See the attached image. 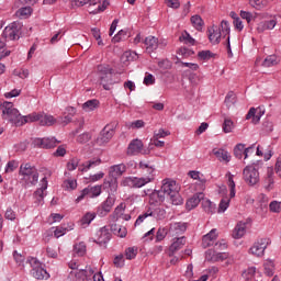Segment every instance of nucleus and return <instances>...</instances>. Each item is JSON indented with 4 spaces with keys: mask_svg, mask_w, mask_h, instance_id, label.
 Here are the masks:
<instances>
[{
    "mask_svg": "<svg viewBox=\"0 0 281 281\" xmlns=\"http://www.w3.org/2000/svg\"><path fill=\"white\" fill-rule=\"evenodd\" d=\"M22 122L24 124H32V122H40V126H54L56 124V119L44 112H32L31 114L22 116Z\"/></svg>",
    "mask_w": 281,
    "mask_h": 281,
    "instance_id": "obj_5",
    "label": "nucleus"
},
{
    "mask_svg": "<svg viewBox=\"0 0 281 281\" xmlns=\"http://www.w3.org/2000/svg\"><path fill=\"white\" fill-rule=\"evenodd\" d=\"M187 238L186 236H180V237H173L172 243L169 247V256L172 257L177 251L180 249H183L186 247Z\"/></svg>",
    "mask_w": 281,
    "mask_h": 281,
    "instance_id": "obj_18",
    "label": "nucleus"
},
{
    "mask_svg": "<svg viewBox=\"0 0 281 281\" xmlns=\"http://www.w3.org/2000/svg\"><path fill=\"white\" fill-rule=\"evenodd\" d=\"M191 24L195 30H198V32H201V30H203V26L205 25L201 15L198 14L191 16Z\"/></svg>",
    "mask_w": 281,
    "mask_h": 281,
    "instance_id": "obj_32",
    "label": "nucleus"
},
{
    "mask_svg": "<svg viewBox=\"0 0 281 281\" xmlns=\"http://www.w3.org/2000/svg\"><path fill=\"white\" fill-rule=\"evenodd\" d=\"M74 254H76V256H79V257L85 256L87 254V244H85V241L75 244Z\"/></svg>",
    "mask_w": 281,
    "mask_h": 281,
    "instance_id": "obj_35",
    "label": "nucleus"
},
{
    "mask_svg": "<svg viewBox=\"0 0 281 281\" xmlns=\"http://www.w3.org/2000/svg\"><path fill=\"white\" fill-rule=\"evenodd\" d=\"M124 210H126V205L124 203L117 205L112 214L113 221H119V218H122V216H124Z\"/></svg>",
    "mask_w": 281,
    "mask_h": 281,
    "instance_id": "obj_38",
    "label": "nucleus"
},
{
    "mask_svg": "<svg viewBox=\"0 0 281 281\" xmlns=\"http://www.w3.org/2000/svg\"><path fill=\"white\" fill-rule=\"evenodd\" d=\"M19 175L22 183H25L29 187L36 186V183H38V169L30 162H25L20 166Z\"/></svg>",
    "mask_w": 281,
    "mask_h": 281,
    "instance_id": "obj_3",
    "label": "nucleus"
},
{
    "mask_svg": "<svg viewBox=\"0 0 281 281\" xmlns=\"http://www.w3.org/2000/svg\"><path fill=\"white\" fill-rule=\"evenodd\" d=\"M188 229V224L183 222H175L169 224V234L172 236V238H179L181 234H186V231Z\"/></svg>",
    "mask_w": 281,
    "mask_h": 281,
    "instance_id": "obj_16",
    "label": "nucleus"
},
{
    "mask_svg": "<svg viewBox=\"0 0 281 281\" xmlns=\"http://www.w3.org/2000/svg\"><path fill=\"white\" fill-rule=\"evenodd\" d=\"M4 218H7V221H15L16 212H14V210H12V207L7 209V211L4 213Z\"/></svg>",
    "mask_w": 281,
    "mask_h": 281,
    "instance_id": "obj_58",
    "label": "nucleus"
},
{
    "mask_svg": "<svg viewBox=\"0 0 281 281\" xmlns=\"http://www.w3.org/2000/svg\"><path fill=\"white\" fill-rule=\"evenodd\" d=\"M45 190H47V177L41 180V188L35 191V196L37 201H43L45 198Z\"/></svg>",
    "mask_w": 281,
    "mask_h": 281,
    "instance_id": "obj_28",
    "label": "nucleus"
},
{
    "mask_svg": "<svg viewBox=\"0 0 281 281\" xmlns=\"http://www.w3.org/2000/svg\"><path fill=\"white\" fill-rule=\"evenodd\" d=\"M274 170H276V173L278 175V177L281 178V156H279L277 158V162H276V166H274Z\"/></svg>",
    "mask_w": 281,
    "mask_h": 281,
    "instance_id": "obj_64",
    "label": "nucleus"
},
{
    "mask_svg": "<svg viewBox=\"0 0 281 281\" xmlns=\"http://www.w3.org/2000/svg\"><path fill=\"white\" fill-rule=\"evenodd\" d=\"M91 276H93V269L86 266L85 269L79 268L78 270L70 271L69 278H75V281H85L87 278H91Z\"/></svg>",
    "mask_w": 281,
    "mask_h": 281,
    "instance_id": "obj_15",
    "label": "nucleus"
},
{
    "mask_svg": "<svg viewBox=\"0 0 281 281\" xmlns=\"http://www.w3.org/2000/svg\"><path fill=\"white\" fill-rule=\"evenodd\" d=\"M78 168V158H72L67 162V170L74 171Z\"/></svg>",
    "mask_w": 281,
    "mask_h": 281,
    "instance_id": "obj_60",
    "label": "nucleus"
},
{
    "mask_svg": "<svg viewBox=\"0 0 281 281\" xmlns=\"http://www.w3.org/2000/svg\"><path fill=\"white\" fill-rule=\"evenodd\" d=\"M115 205V195H110L106 198V200L98 207L97 214L101 218L106 216L111 210H113V206Z\"/></svg>",
    "mask_w": 281,
    "mask_h": 281,
    "instance_id": "obj_14",
    "label": "nucleus"
},
{
    "mask_svg": "<svg viewBox=\"0 0 281 281\" xmlns=\"http://www.w3.org/2000/svg\"><path fill=\"white\" fill-rule=\"evenodd\" d=\"M114 133L115 132L113 131V128L105 126L99 134V137L97 138V144H99V146H104V144H109V142H111V139L113 138Z\"/></svg>",
    "mask_w": 281,
    "mask_h": 281,
    "instance_id": "obj_19",
    "label": "nucleus"
},
{
    "mask_svg": "<svg viewBox=\"0 0 281 281\" xmlns=\"http://www.w3.org/2000/svg\"><path fill=\"white\" fill-rule=\"evenodd\" d=\"M254 276H256V268H248V270H246L243 273V278H245V281H251V279L254 278Z\"/></svg>",
    "mask_w": 281,
    "mask_h": 281,
    "instance_id": "obj_52",
    "label": "nucleus"
},
{
    "mask_svg": "<svg viewBox=\"0 0 281 281\" xmlns=\"http://www.w3.org/2000/svg\"><path fill=\"white\" fill-rule=\"evenodd\" d=\"M18 19H30L32 16V7H22L15 12Z\"/></svg>",
    "mask_w": 281,
    "mask_h": 281,
    "instance_id": "obj_30",
    "label": "nucleus"
},
{
    "mask_svg": "<svg viewBox=\"0 0 281 281\" xmlns=\"http://www.w3.org/2000/svg\"><path fill=\"white\" fill-rule=\"evenodd\" d=\"M212 153L216 156L218 161H225V164H229V161H232V155H229V151L225 149L214 148Z\"/></svg>",
    "mask_w": 281,
    "mask_h": 281,
    "instance_id": "obj_27",
    "label": "nucleus"
},
{
    "mask_svg": "<svg viewBox=\"0 0 281 281\" xmlns=\"http://www.w3.org/2000/svg\"><path fill=\"white\" fill-rule=\"evenodd\" d=\"M260 117H262V114H260V112L258 113L256 108H250L246 114V120H252V124H258V122H260Z\"/></svg>",
    "mask_w": 281,
    "mask_h": 281,
    "instance_id": "obj_29",
    "label": "nucleus"
},
{
    "mask_svg": "<svg viewBox=\"0 0 281 281\" xmlns=\"http://www.w3.org/2000/svg\"><path fill=\"white\" fill-rule=\"evenodd\" d=\"M216 232V228H213L209 234L203 236L202 247H204V249H207V247H212V245H214L216 238H218V233Z\"/></svg>",
    "mask_w": 281,
    "mask_h": 281,
    "instance_id": "obj_21",
    "label": "nucleus"
},
{
    "mask_svg": "<svg viewBox=\"0 0 281 281\" xmlns=\"http://www.w3.org/2000/svg\"><path fill=\"white\" fill-rule=\"evenodd\" d=\"M229 254L227 252H216L212 249H209L205 252V260L209 262H223V260H228Z\"/></svg>",
    "mask_w": 281,
    "mask_h": 281,
    "instance_id": "obj_17",
    "label": "nucleus"
},
{
    "mask_svg": "<svg viewBox=\"0 0 281 281\" xmlns=\"http://www.w3.org/2000/svg\"><path fill=\"white\" fill-rule=\"evenodd\" d=\"M207 36L212 45H218L221 37L229 36V22L223 20L221 26L212 25L207 29Z\"/></svg>",
    "mask_w": 281,
    "mask_h": 281,
    "instance_id": "obj_4",
    "label": "nucleus"
},
{
    "mask_svg": "<svg viewBox=\"0 0 281 281\" xmlns=\"http://www.w3.org/2000/svg\"><path fill=\"white\" fill-rule=\"evenodd\" d=\"M222 128L224 133H232L234 131V121L225 119Z\"/></svg>",
    "mask_w": 281,
    "mask_h": 281,
    "instance_id": "obj_45",
    "label": "nucleus"
},
{
    "mask_svg": "<svg viewBox=\"0 0 281 281\" xmlns=\"http://www.w3.org/2000/svg\"><path fill=\"white\" fill-rule=\"evenodd\" d=\"M280 64V59L276 55H269L265 58L262 67H276Z\"/></svg>",
    "mask_w": 281,
    "mask_h": 281,
    "instance_id": "obj_33",
    "label": "nucleus"
},
{
    "mask_svg": "<svg viewBox=\"0 0 281 281\" xmlns=\"http://www.w3.org/2000/svg\"><path fill=\"white\" fill-rule=\"evenodd\" d=\"M243 177L247 186H256L260 182V172L254 165L247 166L243 171Z\"/></svg>",
    "mask_w": 281,
    "mask_h": 281,
    "instance_id": "obj_10",
    "label": "nucleus"
},
{
    "mask_svg": "<svg viewBox=\"0 0 281 281\" xmlns=\"http://www.w3.org/2000/svg\"><path fill=\"white\" fill-rule=\"evenodd\" d=\"M126 34H128L126 30L119 31V33L113 37V42L120 43V41H124V38H126Z\"/></svg>",
    "mask_w": 281,
    "mask_h": 281,
    "instance_id": "obj_56",
    "label": "nucleus"
},
{
    "mask_svg": "<svg viewBox=\"0 0 281 281\" xmlns=\"http://www.w3.org/2000/svg\"><path fill=\"white\" fill-rule=\"evenodd\" d=\"M102 194V186L88 187L81 191V194L76 199V203H80L86 196L89 199H95Z\"/></svg>",
    "mask_w": 281,
    "mask_h": 281,
    "instance_id": "obj_12",
    "label": "nucleus"
},
{
    "mask_svg": "<svg viewBox=\"0 0 281 281\" xmlns=\"http://www.w3.org/2000/svg\"><path fill=\"white\" fill-rule=\"evenodd\" d=\"M225 104L228 109H231V106H234V104H236V94L234 92H228L226 98H225Z\"/></svg>",
    "mask_w": 281,
    "mask_h": 281,
    "instance_id": "obj_46",
    "label": "nucleus"
},
{
    "mask_svg": "<svg viewBox=\"0 0 281 281\" xmlns=\"http://www.w3.org/2000/svg\"><path fill=\"white\" fill-rule=\"evenodd\" d=\"M27 261L32 267L31 276H33L35 280H49V273L41 266L38 259L31 257Z\"/></svg>",
    "mask_w": 281,
    "mask_h": 281,
    "instance_id": "obj_8",
    "label": "nucleus"
},
{
    "mask_svg": "<svg viewBox=\"0 0 281 281\" xmlns=\"http://www.w3.org/2000/svg\"><path fill=\"white\" fill-rule=\"evenodd\" d=\"M19 168V162L16 160H11L7 164L5 172H14Z\"/></svg>",
    "mask_w": 281,
    "mask_h": 281,
    "instance_id": "obj_57",
    "label": "nucleus"
},
{
    "mask_svg": "<svg viewBox=\"0 0 281 281\" xmlns=\"http://www.w3.org/2000/svg\"><path fill=\"white\" fill-rule=\"evenodd\" d=\"M35 146L40 148H56L58 140L56 138H36L34 140Z\"/></svg>",
    "mask_w": 281,
    "mask_h": 281,
    "instance_id": "obj_22",
    "label": "nucleus"
},
{
    "mask_svg": "<svg viewBox=\"0 0 281 281\" xmlns=\"http://www.w3.org/2000/svg\"><path fill=\"white\" fill-rule=\"evenodd\" d=\"M21 32V24L19 22H13L8 25L3 31L4 38H9V41L19 40V34Z\"/></svg>",
    "mask_w": 281,
    "mask_h": 281,
    "instance_id": "obj_13",
    "label": "nucleus"
},
{
    "mask_svg": "<svg viewBox=\"0 0 281 281\" xmlns=\"http://www.w3.org/2000/svg\"><path fill=\"white\" fill-rule=\"evenodd\" d=\"M111 240V233L106 228H102L100 231L98 243L100 245H105V243H109Z\"/></svg>",
    "mask_w": 281,
    "mask_h": 281,
    "instance_id": "obj_37",
    "label": "nucleus"
},
{
    "mask_svg": "<svg viewBox=\"0 0 281 281\" xmlns=\"http://www.w3.org/2000/svg\"><path fill=\"white\" fill-rule=\"evenodd\" d=\"M205 198V194H203V192H199L195 193L192 198H190L187 203V210H194V207H196L199 205V203H201V201H203V199Z\"/></svg>",
    "mask_w": 281,
    "mask_h": 281,
    "instance_id": "obj_25",
    "label": "nucleus"
},
{
    "mask_svg": "<svg viewBox=\"0 0 281 281\" xmlns=\"http://www.w3.org/2000/svg\"><path fill=\"white\" fill-rule=\"evenodd\" d=\"M126 260H135L137 258V247H130L125 250Z\"/></svg>",
    "mask_w": 281,
    "mask_h": 281,
    "instance_id": "obj_44",
    "label": "nucleus"
},
{
    "mask_svg": "<svg viewBox=\"0 0 281 281\" xmlns=\"http://www.w3.org/2000/svg\"><path fill=\"white\" fill-rule=\"evenodd\" d=\"M249 3L256 10H263V8L269 5V0H249Z\"/></svg>",
    "mask_w": 281,
    "mask_h": 281,
    "instance_id": "obj_40",
    "label": "nucleus"
},
{
    "mask_svg": "<svg viewBox=\"0 0 281 281\" xmlns=\"http://www.w3.org/2000/svg\"><path fill=\"white\" fill-rule=\"evenodd\" d=\"M139 168L142 169L143 177H128L125 179V183L130 186V188H144L147 183H153L155 181V168L148 162L140 161Z\"/></svg>",
    "mask_w": 281,
    "mask_h": 281,
    "instance_id": "obj_2",
    "label": "nucleus"
},
{
    "mask_svg": "<svg viewBox=\"0 0 281 281\" xmlns=\"http://www.w3.org/2000/svg\"><path fill=\"white\" fill-rule=\"evenodd\" d=\"M114 265L119 268L124 267V255H119L114 258Z\"/></svg>",
    "mask_w": 281,
    "mask_h": 281,
    "instance_id": "obj_63",
    "label": "nucleus"
},
{
    "mask_svg": "<svg viewBox=\"0 0 281 281\" xmlns=\"http://www.w3.org/2000/svg\"><path fill=\"white\" fill-rule=\"evenodd\" d=\"M146 126V123L143 120H136L131 123L130 128H144Z\"/></svg>",
    "mask_w": 281,
    "mask_h": 281,
    "instance_id": "obj_62",
    "label": "nucleus"
},
{
    "mask_svg": "<svg viewBox=\"0 0 281 281\" xmlns=\"http://www.w3.org/2000/svg\"><path fill=\"white\" fill-rule=\"evenodd\" d=\"M100 85H102L105 91H110L111 87L115 85L113 81V70L106 66H98Z\"/></svg>",
    "mask_w": 281,
    "mask_h": 281,
    "instance_id": "obj_7",
    "label": "nucleus"
},
{
    "mask_svg": "<svg viewBox=\"0 0 281 281\" xmlns=\"http://www.w3.org/2000/svg\"><path fill=\"white\" fill-rule=\"evenodd\" d=\"M278 25V16H273L271 20L262 21L258 24L257 31L259 33L267 32V30H273Z\"/></svg>",
    "mask_w": 281,
    "mask_h": 281,
    "instance_id": "obj_24",
    "label": "nucleus"
},
{
    "mask_svg": "<svg viewBox=\"0 0 281 281\" xmlns=\"http://www.w3.org/2000/svg\"><path fill=\"white\" fill-rule=\"evenodd\" d=\"M147 54H153L159 47V40L153 35L147 36L144 40Z\"/></svg>",
    "mask_w": 281,
    "mask_h": 281,
    "instance_id": "obj_20",
    "label": "nucleus"
},
{
    "mask_svg": "<svg viewBox=\"0 0 281 281\" xmlns=\"http://www.w3.org/2000/svg\"><path fill=\"white\" fill-rule=\"evenodd\" d=\"M74 229V223L69 224V226H59L54 231L55 238H60V236H65L67 232H71Z\"/></svg>",
    "mask_w": 281,
    "mask_h": 281,
    "instance_id": "obj_34",
    "label": "nucleus"
},
{
    "mask_svg": "<svg viewBox=\"0 0 281 281\" xmlns=\"http://www.w3.org/2000/svg\"><path fill=\"white\" fill-rule=\"evenodd\" d=\"M87 3H90V5H97V3L91 0H71V5H76L77 8H82V5H87Z\"/></svg>",
    "mask_w": 281,
    "mask_h": 281,
    "instance_id": "obj_50",
    "label": "nucleus"
},
{
    "mask_svg": "<svg viewBox=\"0 0 281 281\" xmlns=\"http://www.w3.org/2000/svg\"><path fill=\"white\" fill-rule=\"evenodd\" d=\"M234 155L237 159H243V157L245 156V145H236V147L234 148Z\"/></svg>",
    "mask_w": 281,
    "mask_h": 281,
    "instance_id": "obj_47",
    "label": "nucleus"
},
{
    "mask_svg": "<svg viewBox=\"0 0 281 281\" xmlns=\"http://www.w3.org/2000/svg\"><path fill=\"white\" fill-rule=\"evenodd\" d=\"M273 261L271 260H267L265 263H263V269H265V273L266 276H273Z\"/></svg>",
    "mask_w": 281,
    "mask_h": 281,
    "instance_id": "obj_48",
    "label": "nucleus"
},
{
    "mask_svg": "<svg viewBox=\"0 0 281 281\" xmlns=\"http://www.w3.org/2000/svg\"><path fill=\"white\" fill-rule=\"evenodd\" d=\"M198 56L201 60H210L214 54H212L210 50H202L198 54Z\"/></svg>",
    "mask_w": 281,
    "mask_h": 281,
    "instance_id": "obj_59",
    "label": "nucleus"
},
{
    "mask_svg": "<svg viewBox=\"0 0 281 281\" xmlns=\"http://www.w3.org/2000/svg\"><path fill=\"white\" fill-rule=\"evenodd\" d=\"M229 207V198H223L218 205V212H225Z\"/></svg>",
    "mask_w": 281,
    "mask_h": 281,
    "instance_id": "obj_55",
    "label": "nucleus"
},
{
    "mask_svg": "<svg viewBox=\"0 0 281 281\" xmlns=\"http://www.w3.org/2000/svg\"><path fill=\"white\" fill-rule=\"evenodd\" d=\"M269 245H271V239L260 238L252 244L248 250V254H250V256H255L256 258H262Z\"/></svg>",
    "mask_w": 281,
    "mask_h": 281,
    "instance_id": "obj_9",
    "label": "nucleus"
},
{
    "mask_svg": "<svg viewBox=\"0 0 281 281\" xmlns=\"http://www.w3.org/2000/svg\"><path fill=\"white\" fill-rule=\"evenodd\" d=\"M126 172V165L120 164V165H114L110 167L109 175L110 177H113L114 180L111 181L110 188L113 190V192L117 191V177H122Z\"/></svg>",
    "mask_w": 281,
    "mask_h": 281,
    "instance_id": "obj_11",
    "label": "nucleus"
},
{
    "mask_svg": "<svg viewBox=\"0 0 281 281\" xmlns=\"http://www.w3.org/2000/svg\"><path fill=\"white\" fill-rule=\"evenodd\" d=\"M149 215L156 218V221H164L166 218V210L157 207L154 211H149Z\"/></svg>",
    "mask_w": 281,
    "mask_h": 281,
    "instance_id": "obj_36",
    "label": "nucleus"
},
{
    "mask_svg": "<svg viewBox=\"0 0 281 281\" xmlns=\"http://www.w3.org/2000/svg\"><path fill=\"white\" fill-rule=\"evenodd\" d=\"M2 117L15 126H23V116L12 102H4L2 105Z\"/></svg>",
    "mask_w": 281,
    "mask_h": 281,
    "instance_id": "obj_6",
    "label": "nucleus"
},
{
    "mask_svg": "<svg viewBox=\"0 0 281 281\" xmlns=\"http://www.w3.org/2000/svg\"><path fill=\"white\" fill-rule=\"evenodd\" d=\"M64 186H66L67 190H76V188H78V182H76V180H66Z\"/></svg>",
    "mask_w": 281,
    "mask_h": 281,
    "instance_id": "obj_61",
    "label": "nucleus"
},
{
    "mask_svg": "<svg viewBox=\"0 0 281 281\" xmlns=\"http://www.w3.org/2000/svg\"><path fill=\"white\" fill-rule=\"evenodd\" d=\"M90 139H91V133L89 132L82 133L77 137V142L79 144H87V142H89Z\"/></svg>",
    "mask_w": 281,
    "mask_h": 281,
    "instance_id": "obj_51",
    "label": "nucleus"
},
{
    "mask_svg": "<svg viewBox=\"0 0 281 281\" xmlns=\"http://www.w3.org/2000/svg\"><path fill=\"white\" fill-rule=\"evenodd\" d=\"M247 234V223L245 222H238L233 229V238L236 240L243 238Z\"/></svg>",
    "mask_w": 281,
    "mask_h": 281,
    "instance_id": "obj_26",
    "label": "nucleus"
},
{
    "mask_svg": "<svg viewBox=\"0 0 281 281\" xmlns=\"http://www.w3.org/2000/svg\"><path fill=\"white\" fill-rule=\"evenodd\" d=\"M102 164V159L92 158L89 161L83 164V168H81V172H87V170H91V168H95V166H100Z\"/></svg>",
    "mask_w": 281,
    "mask_h": 281,
    "instance_id": "obj_31",
    "label": "nucleus"
},
{
    "mask_svg": "<svg viewBox=\"0 0 281 281\" xmlns=\"http://www.w3.org/2000/svg\"><path fill=\"white\" fill-rule=\"evenodd\" d=\"M228 175V182L227 186L229 188V198L234 199L236 196V182H234V175L227 173Z\"/></svg>",
    "mask_w": 281,
    "mask_h": 281,
    "instance_id": "obj_39",
    "label": "nucleus"
},
{
    "mask_svg": "<svg viewBox=\"0 0 281 281\" xmlns=\"http://www.w3.org/2000/svg\"><path fill=\"white\" fill-rule=\"evenodd\" d=\"M13 258L16 262V265H19V267H23V262H25V256L19 254V251H14L13 252Z\"/></svg>",
    "mask_w": 281,
    "mask_h": 281,
    "instance_id": "obj_53",
    "label": "nucleus"
},
{
    "mask_svg": "<svg viewBox=\"0 0 281 281\" xmlns=\"http://www.w3.org/2000/svg\"><path fill=\"white\" fill-rule=\"evenodd\" d=\"M170 234L168 227H159L157 233H156V243H161Z\"/></svg>",
    "mask_w": 281,
    "mask_h": 281,
    "instance_id": "obj_43",
    "label": "nucleus"
},
{
    "mask_svg": "<svg viewBox=\"0 0 281 281\" xmlns=\"http://www.w3.org/2000/svg\"><path fill=\"white\" fill-rule=\"evenodd\" d=\"M144 150V143L139 139H133L127 147V155H139Z\"/></svg>",
    "mask_w": 281,
    "mask_h": 281,
    "instance_id": "obj_23",
    "label": "nucleus"
},
{
    "mask_svg": "<svg viewBox=\"0 0 281 281\" xmlns=\"http://www.w3.org/2000/svg\"><path fill=\"white\" fill-rule=\"evenodd\" d=\"M181 187L178 186L177 181L167 178L162 180L160 190L157 191L159 201L164 202L166 199L172 203V205L183 204V198L179 194Z\"/></svg>",
    "mask_w": 281,
    "mask_h": 281,
    "instance_id": "obj_1",
    "label": "nucleus"
},
{
    "mask_svg": "<svg viewBox=\"0 0 281 281\" xmlns=\"http://www.w3.org/2000/svg\"><path fill=\"white\" fill-rule=\"evenodd\" d=\"M270 212H274L276 214H280L281 212V202L272 201L269 205Z\"/></svg>",
    "mask_w": 281,
    "mask_h": 281,
    "instance_id": "obj_54",
    "label": "nucleus"
},
{
    "mask_svg": "<svg viewBox=\"0 0 281 281\" xmlns=\"http://www.w3.org/2000/svg\"><path fill=\"white\" fill-rule=\"evenodd\" d=\"M98 104H100V102L98 100H95V99L89 100L82 104V109H83V111H87V112L95 111V109H98Z\"/></svg>",
    "mask_w": 281,
    "mask_h": 281,
    "instance_id": "obj_41",
    "label": "nucleus"
},
{
    "mask_svg": "<svg viewBox=\"0 0 281 281\" xmlns=\"http://www.w3.org/2000/svg\"><path fill=\"white\" fill-rule=\"evenodd\" d=\"M95 218V213H91V212H88L86 213L81 220H80V223L82 225V227H86L87 225H91V222Z\"/></svg>",
    "mask_w": 281,
    "mask_h": 281,
    "instance_id": "obj_42",
    "label": "nucleus"
},
{
    "mask_svg": "<svg viewBox=\"0 0 281 281\" xmlns=\"http://www.w3.org/2000/svg\"><path fill=\"white\" fill-rule=\"evenodd\" d=\"M146 218H150V211H147L143 214H140L136 221H135V227H139V225H142V223H144V221H146Z\"/></svg>",
    "mask_w": 281,
    "mask_h": 281,
    "instance_id": "obj_49",
    "label": "nucleus"
}]
</instances>
